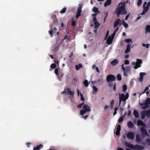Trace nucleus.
I'll list each match as a JSON object with an SVG mask.
<instances>
[{
  "label": "nucleus",
  "mask_w": 150,
  "mask_h": 150,
  "mask_svg": "<svg viewBox=\"0 0 150 150\" xmlns=\"http://www.w3.org/2000/svg\"><path fill=\"white\" fill-rule=\"evenodd\" d=\"M125 6V3L124 2H121L119 3L116 11L118 17H119L120 15H125L127 14Z\"/></svg>",
  "instance_id": "f257e3e1"
},
{
  "label": "nucleus",
  "mask_w": 150,
  "mask_h": 150,
  "mask_svg": "<svg viewBox=\"0 0 150 150\" xmlns=\"http://www.w3.org/2000/svg\"><path fill=\"white\" fill-rule=\"evenodd\" d=\"M137 125H141L143 127H141L140 130L142 133L143 136H148L149 134L146 131V130L144 127H146V126L145 124L142 121L139 120L137 121Z\"/></svg>",
  "instance_id": "f03ea898"
},
{
  "label": "nucleus",
  "mask_w": 150,
  "mask_h": 150,
  "mask_svg": "<svg viewBox=\"0 0 150 150\" xmlns=\"http://www.w3.org/2000/svg\"><path fill=\"white\" fill-rule=\"evenodd\" d=\"M125 145L127 147L129 148L133 149H136L137 150H142L144 149L143 146H141L138 145H134L128 142H126L125 143Z\"/></svg>",
  "instance_id": "7ed1b4c3"
},
{
  "label": "nucleus",
  "mask_w": 150,
  "mask_h": 150,
  "mask_svg": "<svg viewBox=\"0 0 150 150\" xmlns=\"http://www.w3.org/2000/svg\"><path fill=\"white\" fill-rule=\"evenodd\" d=\"M83 109L80 111V114L81 115H83L86 112L91 111L89 106L87 104H84L83 106Z\"/></svg>",
  "instance_id": "20e7f679"
},
{
  "label": "nucleus",
  "mask_w": 150,
  "mask_h": 150,
  "mask_svg": "<svg viewBox=\"0 0 150 150\" xmlns=\"http://www.w3.org/2000/svg\"><path fill=\"white\" fill-rule=\"evenodd\" d=\"M119 105L120 104L121 101H125L127 100L129 97L128 93L126 94V95L123 93L121 94L120 93L119 94Z\"/></svg>",
  "instance_id": "39448f33"
},
{
  "label": "nucleus",
  "mask_w": 150,
  "mask_h": 150,
  "mask_svg": "<svg viewBox=\"0 0 150 150\" xmlns=\"http://www.w3.org/2000/svg\"><path fill=\"white\" fill-rule=\"evenodd\" d=\"M83 6V5L81 4H79V7L77 8V10L76 15V18L78 19L81 16L82 12V8Z\"/></svg>",
  "instance_id": "423d86ee"
},
{
  "label": "nucleus",
  "mask_w": 150,
  "mask_h": 150,
  "mask_svg": "<svg viewBox=\"0 0 150 150\" xmlns=\"http://www.w3.org/2000/svg\"><path fill=\"white\" fill-rule=\"evenodd\" d=\"M115 76L112 74H110L108 75L106 77V81L108 83L111 81H115Z\"/></svg>",
  "instance_id": "0eeeda50"
},
{
  "label": "nucleus",
  "mask_w": 150,
  "mask_h": 150,
  "mask_svg": "<svg viewBox=\"0 0 150 150\" xmlns=\"http://www.w3.org/2000/svg\"><path fill=\"white\" fill-rule=\"evenodd\" d=\"M147 3L146 2H145L143 5V10L142 13H141L142 15H144L148 11L149 7L147 6H146L147 4Z\"/></svg>",
  "instance_id": "6e6552de"
},
{
  "label": "nucleus",
  "mask_w": 150,
  "mask_h": 150,
  "mask_svg": "<svg viewBox=\"0 0 150 150\" xmlns=\"http://www.w3.org/2000/svg\"><path fill=\"white\" fill-rule=\"evenodd\" d=\"M126 136L128 139H133L134 137L135 134L133 132H129L127 133Z\"/></svg>",
  "instance_id": "1a4fd4ad"
},
{
  "label": "nucleus",
  "mask_w": 150,
  "mask_h": 150,
  "mask_svg": "<svg viewBox=\"0 0 150 150\" xmlns=\"http://www.w3.org/2000/svg\"><path fill=\"white\" fill-rule=\"evenodd\" d=\"M114 36L115 35L112 34L109 36L108 38L107 39V42L108 44L110 45L112 44Z\"/></svg>",
  "instance_id": "9d476101"
},
{
  "label": "nucleus",
  "mask_w": 150,
  "mask_h": 150,
  "mask_svg": "<svg viewBox=\"0 0 150 150\" xmlns=\"http://www.w3.org/2000/svg\"><path fill=\"white\" fill-rule=\"evenodd\" d=\"M93 21L94 22V24L95 25L94 28H97L100 25V23H99V22L98 21L96 17H95L94 18H93Z\"/></svg>",
  "instance_id": "9b49d317"
},
{
  "label": "nucleus",
  "mask_w": 150,
  "mask_h": 150,
  "mask_svg": "<svg viewBox=\"0 0 150 150\" xmlns=\"http://www.w3.org/2000/svg\"><path fill=\"white\" fill-rule=\"evenodd\" d=\"M122 22V20H120V19H117L116 20L114 23L113 27L114 28L117 27L118 25H121L122 23H121Z\"/></svg>",
  "instance_id": "f8f14e48"
},
{
  "label": "nucleus",
  "mask_w": 150,
  "mask_h": 150,
  "mask_svg": "<svg viewBox=\"0 0 150 150\" xmlns=\"http://www.w3.org/2000/svg\"><path fill=\"white\" fill-rule=\"evenodd\" d=\"M76 18L75 17H73L71 19V25L73 27H74L76 25L77 23L76 22Z\"/></svg>",
  "instance_id": "ddd939ff"
},
{
  "label": "nucleus",
  "mask_w": 150,
  "mask_h": 150,
  "mask_svg": "<svg viewBox=\"0 0 150 150\" xmlns=\"http://www.w3.org/2000/svg\"><path fill=\"white\" fill-rule=\"evenodd\" d=\"M146 74L144 72H140L139 74L140 77L139 78V80L142 82L143 80L144 76Z\"/></svg>",
  "instance_id": "4468645a"
},
{
  "label": "nucleus",
  "mask_w": 150,
  "mask_h": 150,
  "mask_svg": "<svg viewBox=\"0 0 150 150\" xmlns=\"http://www.w3.org/2000/svg\"><path fill=\"white\" fill-rule=\"evenodd\" d=\"M119 62V61L117 59H114L111 62V64L113 66H115L116 64H118Z\"/></svg>",
  "instance_id": "2eb2a0df"
},
{
  "label": "nucleus",
  "mask_w": 150,
  "mask_h": 150,
  "mask_svg": "<svg viewBox=\"0 0 150 150\" xmlns=\"http://www.w3.org/2000/svg\"><path fill=\"white\" fill-rule=\"evenodd\" d=\"M127 125L128 127L130 129L133 128L134 125L131 121H129L127 123Z\"/></svg>",
  "instance_id": "dca6fc26"
},
{
  "label": "nucleus",
  "mask_w": 150,
  "mask_h": 150,
  "mask_svg": "<svg viewBox=\"0 0 150 150\" xmlns=\"http://www.w3.org/2000/svg\"><path fill=\"white\" fill-rule=\"evenodd\" d=\"M67 93L69 95L73 96L74 95V92L73 91H71L69 88H68L67 89Z\"/></svg>",
  "instance_id": "f3484780"
},
{
  "label": "nucleus",
  "mask_w": 150,
  "mask_h": 150,
  "mask_svg": "<svg viewBox=\"0 0 150 150\" xmlns=\"http://www.w3.org/2000/svg\"><path fill=\"white\" fill-rule=\"evenodd\" d=\"M43 145L40 144L39 145L37 146L36 147H34L33 149V150H40V149L43 147Z\"/></svg>",
  "instance_id": "a211bd4d"
},
{
  "label": "nucleus",
  "mask_w": 150,
  "mask_h": 150,
  "mask_svg": "<svg viewBox=\"0 0 150 150\" xmlns=\"http://www.w3.org/2000/svg\"><path fill=\"white\" fill-rule=\"evenodd\" d=\"M131 45L130 44H128L127 46V48L125 51V53L127 54L129 52L130 50V46Z\"/></svg>",
  "instance_id": "6ab92c4d"
},
{
  "label": "nucleus",
  "mask_w": 150,
  "mask_h": 150,
  "mask_svg": "<svg viewBox=\"0 0 150 150\" xmlns=\"http://www.w3.org/2000/svg\"><path fill=\"white\" fill-rule=\"evenodd\" d=\"M133 114L134 116L137 118L139 117V114L137 110H134L133 112Z\"/></svg>",
  "instance_id": "aec40b11"
},
{
  "label": "nucleus",
  "mask_w": 150,
  "mask_h": 150,
  "mask_svg": "<svg viewBox=\"0 0 150 150\" xmlns=\"http://www.w3.org/2000/svg\"><path fill=\"white\" fill-rule=\"evenodd\" d=\"M136 141L138 142H140L142 141V139L139 135L137 134L136 135Z\"/></svg>",
  "instance_id": "412c9836"
},
{
  "label": "nucleus",
  "mask_w": 150,
  "mask_h": 150,
  "mask_svg": "<svg viewBox=\"0 0 150 150\" xmlns=\"http://www.w3.org/2000/svg\"><path fill=\"white\" fill-rule=\"evenodd\" d=\"M124 65L123 64H122V70L124 72V75L125 76H128V75L127 73L125 71V68H124Z\"/></svg>",
  "instance_id": "4be33fe9"
},
{
  "label": "nucleus",
  "mask_w": 150,
  "mask_h": 150,
  "mask_svg": "<svg viewBox=\"0 0 150 150\" xmlns=\"http://www.w3.org/2000/svg\"><path fill=\"white\" fill-rule=\"evenodd\" d=\"M82 65L81 64H79L78 65H76L75 66L76 69V70L78 71L82 67Z\"/></svg>",
  "instance_id": "5701e85b"
},
{
  "label": "nucleus",
  "mask_w": 150,
  "mask_h": 150,
  "mask_svg": "<svg viewBox=\"0 0 150 150\" xmlns=\"http://www.w3.org/2000/svg\"><path fill=\"white\" fill-rule=\"evenodd\" d=\"M146 116L147 117H150V110H148L147 111H145Z\"/></svg>",
  "instance_id": "b1692460"
},
{
  "label": "nucleus",
  "mask_w": 150,
  "mask_h": 150,
  "mask_svg": "<svg viewBox=\"0 0 150 150\" xmlns=\"http://www.w3.org/2000/svg\"><path fill=\"white\" fill-rule=\"evenodd\" d=\"M92 10L95 13H100V11H98V8H96V7H93Z\"/></svg>",
  "instance_id": "393cba45"
},
{
  "label": "nucleus",
  "mask_w": 150,
  "mask_h": 150,
  "mask_svg": "<svg viewBox=\"0 0 150 150\" xmlns=\"http://www.w3.org/2000/svg\"><path fill=\"white\" fill-rule=\"evenodd\" d=\"M141 118L142 119H144L146 116L145 111H143L141 113Z\"/></svg>",
  "instance_id": "a878e982"
},
{
  "label": "nucleus",
  "mask_w": 150,
  "mask_h": 150,
  "mask_svg": "<svg viewBox=\"0 0 150 150\" xmlns=\"http://www.w3.org/2000/svg\"><path fill=\"white\" fill-rule=\"evenodd\" d=\"M83 84L84 86L86 87H87L89 85V83L87 80L85 79L83 82Z\"/></svg>",
  "instance_id": "bb28decb"
},
{
  "label": "nucleus",
  "mask_w": 150,
  "mask_h": 150,
  "mask_svg": "<svg viewBox=\"0 0 150 150\" xmlns=\"http://www.w3.org/2000/svg\"><path fill=\"white\" fill-rule=\"evenodd\" d=\"M122 24L123 26L125 28H127L128 27V24L124 20H122Z\"/></svg>",
  "instance_id": "cd10ccee"
},
{
  "label": "nucleus",
  "mask_w": 150,
  "mask_h": 150,
  "mask_svg": "<svg viewBox=\"0 0 150 150\" xmlns=\"http://www.w3.org/2000/svg\"><path fill=\"white\" fill-rule=\"evenodd\" d=\"M127 89V86L126 85H123L122 87V91L124 93H125Z\"/></svg>",
  "instance_id": "c85d7f7f"
},
{
  "label": "nucleus",
  "mask_w": 150,
  "mask_h": 150,
  "mask_svg": "<svg viewBox=\"0 0 150 150\" xmlns=\"http://www.w3.org/2000/svg\"><path fill=\"white\" fill-rule=\"evenodd\" d=\"M125 42L126 43H132V41L131 39H126L125 40Z\"/></svg>",
  "instance_id": "c756f323"
},
{
  "label": "nucleus",
  "mask_w": 150,
  "mask_h": 150,
  "mask_svg": "<svg viewBox=\"0 0 150 150\" xmlns=\"http://www.w3.org/2000/svg\"><path fill=\"white\" fill-rule=\"evenodd\" d=\"M125 71L127 72H129L131 71V67H126L125 68Z\"/></svg>",
  "instance_id": "7c9ffc66"
},
{
  "label": "nucleus",
  "mask_w": 150,
  "mask_h": 150,
  "mask_svg": "<svg viewBox=\"0 0 150 150\" xmlns=\"http://www.w3.org/2000/svg\"><path fill=\"white\" fill-rule=\"evenodd\" d=\"M146 32L150 33V25H148L146 28Z\"/></svg>",
  "instance_id": "2f4dec72"
},
{
  "label": "nucleus",
  "mask_w": 150,
  "mask_h": 150,
  "mask_svg": "<svg viewBox=\"0 0 150 150\" xmlns=\"http://www.w3.org/2000/svg\"><path fill=\"white\" fill-rule=\"evenodd\" d=\"M111 1H107L104 4V6L105 7L106 6H109L110 4Z\"/></svg>",
  "instance_id": "473e14b6"
},
{
  "label": "nucleus",
  "mask_w": 150,
  "mask_h": 150,
  "mask_svg": "<svg viewBox=\"0 0 150 150\" xmlns=\"http://www.w3.org/2000/svg\"><path fill=\"white\" fill-rule=\"evenodd\" d=\"M124 117L123 115L121 116L119 119L118 122L120 123L122 122L124 119Z\"/></svg>",
  "instance_id": "72a5a7b5"
},
{
  "label": "nucleus",
  "mask_w": 150,
  "mask_h": 150,
  "mask_svg": "<svg viewBox=\"0 0 150 150\" xmlns=\"http://www.w3.org/2000/svg\"><path fill=\"white\" fill-rule=\"evenodd\" d=\"M67 10V8L64 7L63 8L60 12V13H65Z\"/></svg>",
  "instance_id": "f704fd0d"
},
{
  "label": "nucleus",
  "mask_w": 150,
  "mask_h": 150,
  "mask_svg": "<svg viewBox=\"0 0 150 150\" xmlns=\"http://www.w3.org/2000/svg\"><path fill=\"white\" fill-rule=\"evenodd\" d=\"M84 102H83L82 103H81L79 105L77 106V107L79 108V109H81V108L83 106V105H84Z\"/></svg>",
  "instance_id": "c9c22d12"
},
{
  "label": "nucleus",
  "mask_w": 150,
  "mask_h": 150,
  "mask_svg": "<svg viewBox=\"0 0 150 150\" xmlns=\"http://www.w3.org/2000/svg\"><path fill=\"white\" fill-rule=\"evenodd\" d=\"M144 107L143 108V109H145L148 108L149 107V105L147 103L145 102V103H144Z\"/></svg>",
  "instance_id": "e433bc0d"
},
{
  "label": "nucleus",
  "mask_w": 150,
  "mask_h": 150,
  "mask_svg": "<svg viewBox=\"0 0 150 150\" xmlns=\"http://www.w3.org/2000/svg\"><path fill=\"white\" fill-rule=\"evenodd\" d=\"M141 66L140 65H139V64H138L136 62L135 63V65L134 67V68L135 69H137L139 67H140Z\"/></svg>",
  "instance_id": "4c0bfd02"
},
{
  "label": "nucleus",
  "mask_w": 150,
  "mask_h": 150,
  "mask_svg": "<svg viewBox=\"0 0 150 150\" xmlns=\"http://www.w3.org/2000/svg\"><path fill=\"white\" fill-rule=\"evenodd\" d=\"M117 79L118 81H120L122 79V77L121 75L120 74H118L117 76Z\"/></svg>",
  "instance_id": "58836bf2"
},
{
  "label": "nucleus",
  "mask_w": 150,
  "mask_h": 150,
  "mask_svg": "<svg viewBox=\"0 0 150 150\" xmlns=\"http://www.w3.org/2000/svg\"><path fill=\"white\" fill-rule=\"evenodd\" d=\"M114 104V101L113 100H112L110 102V107L111 109H112L113 107V105Z\"/></svg>",
  "instance_id": "ea45409f"
},
{
  "label": "nucleus",
  "mask_w": 150,
  "mask_h": 150,
  "mask_svg": "<svg viewBox=\"0 0 150 150\" xmlns=\"http://www.w3.org/2000/svg\"><path fill=\"white\" fill-rule=\"evenodd\" d=\"M55 74L58 76H59V73H58V69L56 68L55 69Z\"/></svg>",
  "instance_id": "a19ab883"
},
{
  "label": "nucleus",
  "mask_w": 150,
  "mask_h": 150,
  "mask_svg": "<svg viewBox=\"0 0 150 150\" xmlns=\"http://www.w3.org/2000/svg\"><path fill=\"white\" fill-rule=\"evenodd\" d=\"M56 65L55 64H52L51 65L50 67L52 69H54L56 67Z\"/></svg>",
  "instance_id": "79ce46f5"
},
{
  "label": "nucleus",
  "mask_w": 150,
  "mask_h": 150,
  "mask_svg": "<svg viewBox=\"0 0 150 150\" xmlns=\"http://www.w3.org/2000/svg\"><path fill=\"white\" fill-rule=\"evenodd\" d=\"M59 48V45L57 46L56 47L53 49V51L54 52L57 51L58 50Z\"/></svg>",
  "instance_id": "37998d69"
},
{
  "label": "nucleus",
  "mask_w": 150,
  "mask_h": 150,
  "mask_svg": "<svg viewBox=\"0 0 150 150\" xmlns=\"http://www.w3.org/2000/svg\"><path fill=\"white\" fill-rule=\"evenodd\" d=\"M142 60L141 59H137V62L136 63H137L138 64H139V65H140V64L142 63Z\"/></svg>",
  "instance_id": "c03bdc74"
},
{
  "label": "nucleus",
  "mask_w": 150,
  "mask_h": 150,
  "mask_svg": "<svg viewBox=\"0 0 150 150\" xmlns=\"http://www.w3.org/2000/svg\"><path fill=\"white\" fill-rule=\"evenodd\" d=\"M80 96H81V100L84 101L85 99L83 97V95L82 93H80Z\"/></svg>",
  "instance_id": "a18cd8bd"
},
{
  "label": "nucleus",
  "mask_w": 150,
  "mask_h": 150,
  "mask_svg": "<svg viewBox=\"0 0 150 150\" xmlns=\"http://www.w3.org/2000/svg\"><path fill=\"white\" fill-rule=\"evenodd\" d=\"M93 90L94 92H97L98 89L95 86H93Z\"/></svg>",
  "instance_id": "49530a36"
},
{
  "label": "nucleus",
  "mask_w": 150,
  "mask_h": 150,
  "mask_svg": "<svg viewBox=\"0 0 150 150\" xmlns=\"http://www.w3.org/2000/svg\"><path fill=\"white\" fill-rule=\"evenodd\" d=\"M142 3V0H138L137 2V5L139 6H140Z\"/></svg>",
  "instance_id": "de8ad7c7"
},
{
  "label": "nucleus",
  "mask_w": 150,
  "mask_h": 150,
  "mask_svg": "<svg viewBox=\"0 0 150 150\" xmlns=\"http://www.w3.org/2000/svg\"><path fill=\"white\" fill-rule=\"evenodd\" d=\"M145 102L147 103L148 104H150V98H148L146 100Z\"/></svg>",
  "instance_id": "09e8293b"
},
{
  "label": "nucleus",
  "mask_w": 150,
  "mask_h": 150,
  "mask_svg": "<svg viewBox=\"0 0 150 150\" xmlns=\"http://www.w3.org/2000/svg\"><path fill=\"white\" fill-rule=\"evenodd\" d=\"M113 90L115 91L116 90V84L115 83H114V85L113 86Z\"/></svg>",
  "instance_id": "8fccbe9b"
},
{
  "label": "nucleus",
  "mask_w": 150,
  "mask_h": 150,
  "mask_svg": "<svg viewBox=\"0 0 150 150\" xmlns=\"http://www.w3.org/2000/svg\"><path fill=\"white\" fill-rule=\"evenodd\" d=\"M119 29V28L118 27H117V28H116L115 29V30L114 32H113V33L112 34H113V35H115V34H116V32L118 31V30Z\"/></svg>",
  "instance_id": "3c124183"
},
{
  "label": "nucleus",
  "mask_w": 150,
  "mask_h": 150,
  "mask_svg": "<svg viewBox=\"0 0 150 150\" xmlns=\"http://www.w3.org/2000/svg\"><path fill=\"white\" fill-rule=\"evenodd\" d=\"M146 142L147 143V144L149 145L150 144V139L148 138L146 140Z\"/></svg>",
  "instance_id": "603ef678"
},
{
  "label": "nucleus",
  "mask_w": 150,
  "mask_h": 150,
  "mask_svg": "<svg viewBox=\"0 0 150 150\" xmlns=\"http://www.w3.org/2000/svg\"><path fill=\"white\" fill-rule=\"evenodd\" d=\"M120 130H116L115 134L117 136H118L120 134Z\"/></svg>",
  "instance_id": "864d4df0"
},
{
  "label": "nucleus",
  "mask_w": 150,
  "mask_h": 150,
  "mask_svg": "<svg viewBox=\"0 0 150 150\" xmlns=\"http://www.w3.org/2000/svg\"><path fill=\"white\" fill-rule=\"evenodd\" d=\"M59 76L60 77H62L64 75V74L62 72H59Z\"/></svg>",
  "instance_id": "5fc2aeb1"
},
{
  "label": "nucleus",
  "mask_w": 150,
  "mask_h": 150,
  "mask_svg": "<svg viewBox=\"0 0 150 150\" xmlns=\"http://www.w3.org/2000/svg\"><path fill=\"white\" fill-rule=\"evenodd\" d=\"M61 93L63 94H67V91L66 89H64V90Z\"/></svg>",
  "instance_id": "6e6d98bb"
},
{
  "label": "nucleus",
  "mask_w": 150,
  "mask_h": 150,
  "mask_svg": "<svg viewBox=\"0 0 150 150\" xmlns=\"http://www.w3.org/2000/svg\"><path fill=\"white\" fill-rule=\"evenodd\" d=\"M117 130H120L121 129V126L120 125H118L117 126Z\"/></svg>",
  "instance_id": "4d7b16f0"
},
{
  "label": "nucleus",
  "mask_w": 150,
  "mask_h": 150,
  "mask_svg": "<svg viewBox=\"0 0 150 150\" xmlns=\"http://www.w3.org/2000/svg\"><path fill=\"white\" fill-rule=\"evenodd\" d=\"M114 85V83H110L109 82V83H108V86L109 87H111L113 85Z\"/></svg>",
  "instance_id": "13d9d810"
},
{
  "label": "nucleus",
  "mask_w": 150,
  "mask_h": 150,
  "mask_svg": "<svg viewBox=\"0 0 150 150\" xmlns=\"http://www.w3.org/2000/svg\"><path fill=\"white\" fill-rule=\"evenodd\" d=\"M129 61L128 60H125V63L124 64H125L127 65L128 64H129Z\"/></svg>",
  "instance_id": "bf43d9fd"
},
{
  "label": "nucleus",
  "mask_w": 150,
  "mask_h": 150,
  "mask_svg": "<svg viewBox=\"0 0 150 150\" xmlns=\"http://www.w3.org/2000/svg\"><path fill=\"white\" fill-rule=\"evenodd\" d=\"M52 32L53 30H50L49 31V33L52 37L53 36V35L52 34Z\"/></svg>",
  "instance_id": "052dcab7"
},
{
  "label": "nucleus",
  "mask_w": 150,
  "mask_h": 150,
  "mask_svg": "<svg viewBox=\"0 0 150 150\" xmlns=\"http://www.w3.org/2000/svg\"><path fill=\"white\" fill-rule=\"evenodd\" d=\"M108 12H106L105 13V17L104 18V22H105V19H106V18L107 17H108Z\"/></svg>",
  "instance_id": "680f3d73"
},
{
  "label": "nucleus",
  "mask_w": 150,
  "mask_h": 150,
  "mask_svg": "<svg viewBox=\"0 0 150 150\" xmlns=\"http://www.w3.org/2000/svg\"><path fill=\"white\" fill-rule=\"evenodd\" d=\"M109 35V31H108L107 32L106 35L105 37V39H106L108 37Z\"/></svg>",
  "instance_id": "e2e57ef3"
},
{
  "label": "nucleus",
  "mask_w": 150,
  "mask_h": 150,
  "mask_svg": "<svg viewBox=\"0 0 150 150\" xmlns=\"http://www.w3.org/2000/svg\"><path fill=\"white\" fill-rule=\"evenodd\" d=\"M96 71L98 72L99 73L100 72L99 70V69L98 67H96Z\"/></svg>",
  "instance_id": "0e129e2a"
},
{
  "label": "nucleus",
  "mask_w": 150,
  "mask_h": 150,
  "mask_svg": "<svg viewBox=\"0 0 150 150\" xmlns=\"http://www.w3.org/2000/svg\"><path fill=\"white\" fill-rule=\"evenodd\" d=\"M88 117V115H85L84 116H83L82 117L84 119L86 120L87 118Z\"/></svg>",
  "instance_id": "69168bd1"
},
{
  "label": "nucleus",
  "mask_w": 150,
  "mask_h": 150,
  "mask_svg": "<svg viewBox=\"0 0 150 150\" xmlns=\"http://www.w3.org/2000/svg\"><path fill=\"white\" fill-rule=\"evenodd\" d=\"M119 110H120V112H121V113H122V112H123V109L122 108H120L119 109Z\"/></svg>",
  "instance_id": "338daca9"
},
{
  "label": "nucleus",
  "mask_w": 150,
  "mask_h": 150,
  "mask_svg": "<svg viewBox=\"0 0 150 150\" xmlns=\"http://www.w3.org/2000/svg\"><path fill=\"white\" fill-rule=\"evenodd\" d=\"M146 6H148V7H149L150 6V0L148 2V3L146 4Z\"/></svg>",
  "instance_id": "774afa93"
}]
</instances>
